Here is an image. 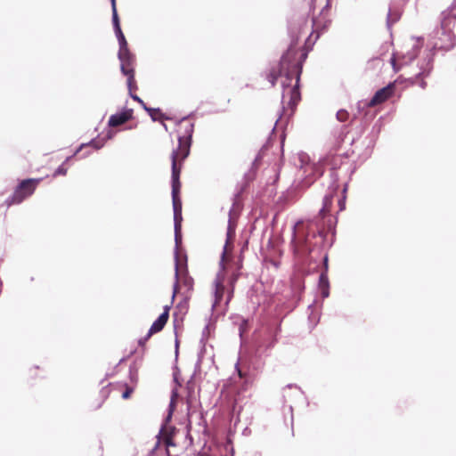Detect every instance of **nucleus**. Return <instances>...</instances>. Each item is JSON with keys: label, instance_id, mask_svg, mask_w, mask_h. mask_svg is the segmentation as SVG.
<instances>
[{"label": "nucleus", "instance_id": "f03ea898", "mask_svg": "<svg viewBox=\"0 0 456 456\" xmlns=\"http://www.w3.org/2000/svg\"><path fill=\"white\" fill-rule=\"evenodd\" d=\"M178 146L171 153L172 167H183V161L191 152V137L194 132V121L191 118L186 117L180 119L176 124Z\"/></svg>", "mask_w": 456, "mask_h": 456}, {"label": "nucleus", "instance_id": "412c9836", "mask_svg": "<svg viewBox=\"0 0 456 456\" xmlns=\"http://www.w3.org/2000/svg\"><path fill=\"white\" fill-rule=\"evenodd\" d=\"M390 62L395 72H398L401 69L402 65L398 63V59L395 54H393Z\"/></svg>", "mask_w": 456, "mask_h": 456}, {"label": "nucleus", "instance_id": "393cba45", "mask_svg": "<svg viewBox=\"0 0 456 456\" xmlns=\"http://www.w3.org/2000/svg\"><path fill=\"white\" fill-rule=\"evenodd\" d=\"M346 195H344L341 200H338L339 211H343L346 208Z\"/></svg>", "mask_w": 456, "mask_h": 456}, {"label": "nucleus", "instance_id": "a211bd4d", "mask_svg": "<svg viewBox=\"0 0 456 456\" xmlns=\"http://www.w3.org/2000/svg\"><path fill=\"white\" fill-rule=\"evenodd\" d=\"M149 113L153 120L168 119L159 109H150Z\"/></svg>", "mask_w": 456, "mask_h": 456}, {"label": "nucleus", "instance_id": "7c9ffc66", "mask_svg": "<svg viewBox=\"0 0 456 456\" xmlns=\"http://www.w3.org/2000/svg\"><path fill=\"white\" fill-rule=\"evenodd\" d=\"M225 258H226V248H224V251L223 252V255H222L221 264H222L223 269H224V262L225 261Z\"/></svg>", "mask_w": 456, "mask_h": 456}, {"label": "nucleus", "instance_id": "9b49d317", "mask_svg": "<svg viewBox=\"0 0 456 456\" xmlns=\"http://www.w3.org/2000/svg\"><path fill=\"white\" fill-rule=\"evenodd\" d=\"M111 3V9H112V22L113 27L115 30V34L117 36L118 44H119V49H126L128 48L127 41L122 32L120 23H119V18L117 12V6H116V0H110Z\"/></svg>", "mask_w": 456, "mask_h": 456}, {"label": "nucleus", "instance_id": "72a5a7b5", "mask_svg": "<svg viewBox=\"0 0 456 456\" xmlns=\"http://www.w3.org/2000/svg\"><path fill=\"white\" fill-rule=\"evenodd\" d=\"M314 3H315V0H311V8L312 9H314Z\"/></svg>", "mask_w": 456, "mask_h": 456}, {"label": "nucleus", "instance_id": "4be33fe9", "mask_svg": "<svg viewBox=\"0 0 456 456\" xmlns=\"http://www.w3.org/2000/svg\"><path fill=\"white\" fill-rule=\"evenodd\" d=\"M40 368L38 366H33L28 370V377L32 379H36L38 378V372Z\"/></svg>", "mask_w": 456, "mask_h": 456}, {"label": "nucleus", "instance_id": "f257e3e1", "mask_svg": "<svg viewBox=\"0 0 456 456\" xmlns=\"http://www.w3.org/2000/svg\"><path fill=\"white\" fill-rule=\"evenodd\" d=\"M305 53H300L296 48L289 47L281 57V61L271 67L266 73V78L274 86L279 77H284L282 80V112L284 115L292 116L301 101L299 90L300 75L302 72V61Z\"/></svg>", "mask_w": 456, "mask_h": 456}, {"label": "nucleus", "instance_id": "473e14b6", "mask_svg": "<svg viewBox=\"0 0 456 456\" xmlns=\"http://www.w3.org/2000/svg\"><path fill=\"white\" fill-rule=\"evenodd\" d=\"M426 85H427V84H426V82H425V81H423V80H422V81L420 82V86H421L422 88H425V87H426Z\"/></svg>", "mask_w": 456, "mask_h": 456}, {"label": "nucleus", "instance_id": "f8f14e48", "mask_svg": "<svg viewBox=\"0 0 456 456\" xmlns=\"http://www.w3.org/2000/svg\"><path fill=\"white\" fill-rule=\"evenodd\" d=\"M175 435V428L170 427L167 428H165L161 431L160 435L158 436V442L156 443L155 447L153 448V451H155L159 444L160 440H162L165 444V450L167 456H171L168 448L171 446H175V443L174 442V436Z\"/></svg>", "mask_w": 456, "mask_h": 456}, {"label": "nucleus", "instance_id": "9d476101", "mask_svg": "<svg viewBox=\"0 0 456 456\" xmlns=\"http://www.w3.org/2000/svg\"><path fill=\"white\" fill-rule=\"evenodd\" d=\"M118 56L120 61L121 72L128 73L131 70H134L136 59L135 55L130 52L129 48L119 49Z\"/></svg>", "mask_w": 456, "mask_h": 456}, {"label": "nucleus", "instance_id": "5701e85b", "mask_svg": "<svg viewBox=\"0 0 456 456\" xmlns=\"http://www.w3.org/2000/svg\"><path fill=\"white\" fill-rule=\"evenodd\" d=\"M67 174V168L61 165L60 166L53 174V176L65 175Z\"/></svg>", "mask_w": 456, "mask_h": 456}, {"label": "nucleus", "instance_id": "2eb2a0df", "mask_svg": "<svg viewBox=\"0 0 456 456\" xmlns=\"http://www.w3.org/2000/svg\"><path fill=\"white\" fill-rule=\"evenodd\" d=\"M338 185L334 186L331 192L327 194L323 199V206L322 208L320 210V215L324 217L326 215H328L331 209L332 202L334 195L337 193L338 191Z\"/></svg>", "mask_w": 456, "mask_h": 456}, {"label": "nucleus", "instance_id": "1a4fd4ad", "mask_svg": "<svg viewBox=\"0 0 456 456\" xmlns=\"http://www.w3.org/2000/svg\"><path fill=\"white\" fill-rule=\"evenodd\" d=\"M395 86L394 83L388 84L387 86L378 90L373 97L365 105L372 108L381 104L391 98L395 94Z\"/></svg>", "mask_w": 456, "mask_h": 456}, {"label": "nucleus", "instance_id": "c756f323", "mask_svg": "<svg viewBox=\"0 0 456 456\" xmlns=\"http://www.w3.org/2000/svg\"><path fill=\"white\" fill-rule=\"evenodd\" d=\"M233 231H234V227H233L232 222L230 221L229 222V227H228V235H231V233H232Z\"/></svg>", "mask_w": 456, "mask_h": 456}, {"label": "nucleus", "instance_id": "a878e982", "mask_svg": "<svg viewBox=\"0 0 456 456\" xmlns=\"http://www.w3.org/2000/svg\"><path fill=\"white\" fill-rule=\"evenodd\" d=\"M130 376H131V380L133 383H136L137 382V379H138V377H137V371L134 370V372H133V370H130Z\"/></svg>", "mask_w": 456, "mask_h": 456}, {"label": "nucleus", "instance_id": "4468645a", "mask_svg": "<svg viewBox=\"0 0 456 456\" xmlns=\"http://www.w3.org/2000/svg\"><path fill=\"white\" fill-rule=\"evenodd\" d=\"M134 73H135L134 70H131L128 73L122 72V74L126 77V85H127V89H128L130 96L134 101L142 102V101L135 94V92L138 90V86H137V82L134 77Z\"/></svg>", "mask_w": 456, "mask_h": 456}, {"label": "nucleus", "instance_id": "f704fd0d", "mask_svg": "<svg viewBox=\"0 0 456 456\" xmlns=\"http://www.w3.org/2000/svg\"><path fill=\"white\" fill-rule=\"evenodd\" d=\"M198 456H206V455H204V454H199Z\"/></svg>", "mask_w": 456, "mask_h": 456}, {"label": "nucleus", "instance_id": "6ab92c4d", "mask_svg": "<svg viewBox=\"0 0 456 456\" xmlns=\"http://www.w3.org/2000/svg\"><path fill=\"white\" fill-rule=\"evenodd\" d=\"M178 391L177 389H174L172 391L171 399H170V404H169V413L172 414V412L175 411L177 399H178Z\"/></svg>", "mask_w": 456, "mask_h": 456}, {"label": "nucleus", "instance_id": "0eeeda50", "mask_svg": "<svg viewBox=\"0 0 456 456\" xmlns=\"http://www.w3.org/2000/svg\"><path fill=\"white\" fill-rule=\"evenodd\" d=\"M175 282L174 284L173 297L179 292L182 287L185 288L187 292L193 290L194 281L189 275L187 266L181 267L179 259H175Z\"/></svg>", "mask_w": 456, "mask_h": 456}, {"label": "nucleus", "instance_id": "2f4dec72", "mask_svg": "<svg viewBox=\"0 0 456 456\" xmlns=\"http://www.w3.org/2000/svg\"><path fill=\"white\" fill-rule=\"evenodd\" d=\"M346 191H347V184H345V186L343 188V196L346 195Z\"/></svg>", "mask_w": 456, "mask_h": 456}, {"label": "nucleus", "instance_id": "aec40b11", "mask_svg": "<svg viewBox=\"0 0 456 456\" xmlns=\"http://www.w3.org/2000/svg\"><path fill=\"white\" fill-rule=\"evenodd\" d=\"M349 112L344 109L339 110L336 114V118L339 122L347 121L349 119Z\"/></svg>", "mask_w": 456, "mask_h": 456}, {"label": "nucleus", "instance_id": "bb28decb", "mask_svg": "<svg viewBox=\"0 0 456 456\" xmlns=\"http://www.w3.org/2000/svg\"><path fill=\"white\" fill-rule=\"evenodd\" d=\"M320 283L321 284H327L328 283V278L324 273H322L320 275Z\"/></svg>", "mask_w": 456, "mask_h": 456}, {"label": "nucleus", "instance_id": "7ed1b4c3", "mask_svg": "<svg viewBox=\"0 0 456 456\" xmlns=\"http://www.w3.org/2000/svg\"><path fill=\"white\" fill-rule=\"evenodd\" d=\"M43 178H28L22 180L15 188L13 193L5 200L7 207L20 204L31 196Z\"/></svg>", "mask_w": 456, "mask_h": 456}, {"label": "nucleus", "instance_id": "b1692460", "mask_svg": "<svg viewBox=\"0 0 456 456\" xmlns=\"http://www.w3.org/2000/svg\"><path fill=\"white\" fill-rule=\"evenodd\" d=\"M134 392L133 387H126V390L122 394L123 399H128L131 396V394Z\"/></svg>", "mask_w": 456, "mask_h": 456}, {"label": "nucleus", "instance_id": "20e7f679", "mask_svg": "<svg viewBox=\"0 0 456 456\" xmlns=\"http://www.w3.org/2000/svg\"><path fill=\"white\" fill-rule=\"evenodd\" d=\"M224 273H218L213 281V297L212 310L218 312H225L228 305L225 306L228 287L224 284Z\"/></svg>", "mask_w": 456, "mask_h": 456}, {"label": "nucleus", "instance_id": "dca6fc26", "mask_svg": "<svg viewBox=\"0 0 456 456\" xmlns=\"http://www.w3.org/2000/svg\"><path fill=\"white\" fill-rule=\"evenodd\" d=\"M240 276L239 273H234L232 274V276L229 278L228 281V290H227V297L225 301V306L229 305L232 298L233 297L234 294V289H235V283L238 281Z\"/></svg>", "mask_w": 456, "mask_h": 456}, {"label": "nucleus", "instance_id": "ddd939ff", "mask_svg": "<svg viewBox=\"0 0 456 456\" xmlns=\"http://www.w3.org/2000/svg\"><path fill=\"white\" fill-rule=\"evenodd\" d=\"M133 118V110L126 109L119 113L111 115L109 118L108 125L111 127H117L130 120Z\"/></svg>", "mask_w": 456, "mask_h": 456}, {"label": "nucleus", "instance_id": "6e6552de", "mask_svg": "<svg viewBox=\"0 0 456 456\" xmlns=\"http://www.w3.org/2000/svg\"><path fill=\"white\" fill-rule=\"evenodd\" d=\"M169 306H165L164 312L159 316V318L152 323L147 335L139 340V345L143 346L148 339L155 333H158L163 330L169 318Z\"/></svg>", "mask_w": 456, "mask_h": 456}, {"label": "nucleus", "instance_id": "cd10ccee", "mask_svg": "<svg viewBox=\"0 0 456 456\" xmlns=\"http://www.w3.org/2000/svg\"><path fill=\"white\" fill-rule=\"evenodd\" d=\"M236 369H237L239 377L240 379H244L246 377V374L244 372H242V370L239 368L238 365H236Z\"/></svg>", "mask_w": 456, "mask_h": 456}, {"label": "nucleus", "instance_id": "39448f33", "mask_svg": "<svg viewBox=\"0 0 456 456\" xmlns=\"http://www.w3.org/2000/svg\"><path fill=\"white\" fill-rule=\"evenodd\" d=\"M181 171L182 167H172V201L176 231L179 226V220L182 219V200L180 199L182 186L180 182Z\"/></svg>", "mask_w": 456, "mask_h": 456}, {"label": "nucleus", "instance_id": "f3484780", "mask_svg": "<svg viewBox=\"0 0 456 456\" xmlns=\"http://www.w3.org/2000/svg\"><path fill=\"white\" fill-rule=\"evenodd\" d=\"M401 18V13L398 11L390 10L387 13V24L391 26L397 22Z\"/></svg>", "mask_w": 456, "mask_h": 456}, {"label": "nucleus", "instance_id": "423d86ee", "mask_svg": "<svg viewBox=\"0 0 456 456\" xmlns=\"http://www.w3.org/2000/svg\"><path fill=\"white\" fill-rule=\"evenodd\" d=\"M330 4L327 0L326 5L322 9L318 16L313 18V31L306 39V44H314L320 35L330 27Z\"/></svg>", "mask_w": 456, "mask_h": 456}, {"label": "nucleus", "instance_id": "c85d7f7f", "mask_svg": "<svg viewBox=\"0 0 456 456\" xmlns=\"http://www.w3.org/2000/svg\"><path fill=\"white\" fill-rule=\"evenodd\" d=\"M94 142H91L89 144H82L79 149L77 150V151L75 152V155L78 154V152L82 150L83 147H88V146H91V145H94Z\"/></svg>", "mask_w": 456, "mask_h": 456}]
</instances>
